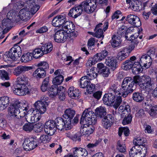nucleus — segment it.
Returning a JSON list of instances; mask_svg holds the SVG:
<instances>
[{
    "mask_svg": "<svg viewBox=\"0 0 157 157\" xmlns=\"http://www.w3.org/2000/svg\"><path fill=\"white\" fill-rule=\"evenodd\" d=\"M33 58L32 53L27 52L22 55L21 61L22 62L26 63L32 60Z\"/></svg>",
    "mask_w": 157,
    "mask_h": 157,
    "instance_id": "obj_40",
    "label": "nucleus"
},
{
    "mask_svg": "<svg viewBox=\"0 0 157 157\" xmlns=\"http://www.w3.org/2000/svg\"><path fill=\"white\" fill-rule=\"evenodd\" d=\"M33 123H29L25 124L23 126L24 130L27 132H30L33 131Z\"/></svg>",
    "mask_w": 157,
    "mask_h": 157,
    "instance_id": "obj_46",
    "label": "nucleus"
},
{
    "mask_svg": "<svg viewBox=\"0 0 157 157\" xmlns=\"http://www.w3.org/2000/svg\"><path fill=\"white\" fill-rule=\"evenodd\" d=\"M38 68H42L43 70H45L46 69L48 68V64L45 61H42L39 63L37 65Z\"/></svg>",
    "mask_w": 157,
    "mask_h": 157,
    "instance_id": "obj_60",
    "label": "nucleus"
},
{
    "mask_svg": "<svg viewBox=\"0 0 157 157\" xmlns=\"http://www.w3.org/2000/svg\"><path fill=\"white\" fill-rule=\"evenodd\" d=\"M49 86V77H47L44 79L42 82L41 86V89L42 91L45 92L47 90Z\"/></svg>",
    "mask_w": 157,
    "mask_h": 157,
    "instance_id": "obj_42",
    "label": "nucleus"
},
{
    "mask_svg": "<svg viewBox=\"0 0 157 157\" xmlns=\"http://www.w3.org/2000/svg\"><path fill=\"white\" fill-rule=\"evenodd\" d=\"M75 114V111L70 109H68L65 110L64 113L63 115V117L67 120V124L68 125L70 124L71 125L72 120Z\"/></svg>",
    "mask_w": 157,
    "mask_h": 157,
    "instance_id": "obj_21",
    "label": "nucleus"
},
{
    "mask_svg": "<svg viewBox=\"0 0 157 157\" xmlns=\"http://www.w3.org/2000/svg\"><path fill=\"white\" fill-rule=\"evenodd\" d=\"M21 53V47L15 45L10 49L8 53L4 54L3 58L6 62L15 61L20 57Z\"/></svg>",
    "mask_w": 157,
    "mask_h": 157,
    "instance_id": "obj_5",
    "label": "nucleus"
},
{
    "mask_svg": "<svg viewBox=\"0 0 157 157\" xmlns=\"http://www.w3.org/2000/svg\"><path fill=\"white\" fill-rule=\"evenodd\" d=\"M65 31L64 29H60L56 32L54 35V39L56 42L63 43L66 41L69 34Z\"/></svg>",
    "mask_w": 157,
    "mask_h": 157,
    "instance_id": "obj_14",
    "label": "nucleus"
},
{
    "mask_svg": "<svg viewBox=\"0 0 157 157\" xmlns=\"http://www.w3.org/2000/svg\"><path fill=\"white\" fill-rule=\"evenodd\" d=\"M33 131L36 133H39L43 131L44 124L41 123H38L34 124L33 123Z\"/></svg>",
    "mask_w": 157,
    "mask_h": 157,
    "instance_id": "obj_51",
    "label": "nucleus"
},
{
    "mask_svg": "<svg viewBox=\"0 0 157 157\" xmlns=\"http://www.w3.org/2000/svg\"><path fill=\"white\" fill-rule=\"evenodd\" d=\"M123 69L127 71L132 69V73L136 75L133 77V79L130 77L125 78L121 83V87L124 92L123 97H126L129 94L132 93L133 91V89L134 84L137 83V60L134 56L131 57L130 59L125 61L123 63Z\"/></svg>",
    "mask_w": 157,
    "mask_h": 157,
    "instance_id": "obj_1",
    "label": "nucleus"
},
{
    "mask_svg": "<svg viewBox=\"0 0 157 157\" xmlns=\"http://www.w3.org/2000/svg\"><path fill=\"white\" fill-rule=\"evenodd\" d=\"M83 126H82L80 129V132L82 136H88L94 132V127L93 126L90 127L87 125L86 126L83 124Z\"/></svg>",
    "mask_w": 157,
    "mask_h": 157,
    "instance_id": "obj_22",
    "label": "nucleus"
},
{
    "mask_svg": "<svg viewBox=\"0 0 157 157\" xmlns=\"http://www.w3.org/2000/svg\"><path fill=\"white\" fill-rule=\"evenodd\" d=\"M102 25V23H100L96 26L94 29V31L95 32L93 35L94 36L98 38L101 37L102 38H104L103 31L101 28Z\"/></svg>",
    "mask_w": 157,
    "mask_h": 157,
    "instance_id": "obj_26",
    "label": "nucleus"
},
{
    "mask_svg": "<svg viewBox=\"0 0 157 157\" xmlns=\"http://www.w3.org/2000/svg\"><path fill=\"white\" fill-rule=\"evenodd\" d=\"M30 69L31 67H30L20 65L18 66L14 69L13 73L15 75L18 76L21 74L28 71Z\"/></svg>",
    "mask_w": 157,
    "mask_h": 157,
    "instance_id": "obj_23",
    "label": "nucleus"
},
{
    "mask_svg": "<svg viewBox=\"0 0 157 157\" xmlns=\"http://www.w3.org/2000/svg\"><path fill=\"white\" fill-rule=\"evenodd\" d=\"M32 54H33V58L36 59L39 58L44 54L41 48L35 49Z\"/></svg>",
    "mask_w": 157,
    "mask_h": 157,
    "instance_id": "obj_44",
    "label": "nucleus"
},
{
    "mask_svg": "<svg viewBox=\"0 0 157 157\" xmlns=\"http://www.w3.org/2000/svg\"><path fill=\"white\" fill-rule=\"evenodd\" d=\"M149 114L151 117H155L157 115V105H155L151 107L148 112Z\"/></svg>",
    "mask_w": 157,
    "mask_h": 157,
    "instance_id": "obj_56",
    "label": "nucleus"
},
{
    "mask_svg": "<svg viewBox=\"0 0 157 157\" xmlns=\"http://www.w3.org/2000/svg\"><path fill=\"white\" fill-rule=\"evenodd\" d=\"M59 91L58 86L52 85L49 89L48 95L51 98H54L57 94Z\"/></svg>",
    "mask_w": 157,
    "mask_h": 157,
    "instance_id": "obj_36",
    "label": "nucleus"
},
{
    "mask_svg": "<svg viewBox=\"0 0 157 157\" xmlns=\"http://www.w3.org/2000/svg\"><path fill=\"white\" fill-rule=\"evenodd\" d=\"M97 6L96 0H85L78 6L71 9L68 14L69 16L76 18L84 11L89 13H93Z\"/></svg>",
    "mask_w": 157,
    "mask_h": 157,
    "instance_id": "obj_2",
    "label": "nucleus"
},
{
    "mask_svg": "<svg viewBox=\"0 0 157 157\" xmlns=\"http://www.w3.org/2000/svg\"><path fill=\"white\" fill-rule=\"evenodd\" d=\"M0 110H3L6 109L10 103V98L8 97L4 96L1 97Z\"/></svg>",
    "mask_w": 157,
    "mask_h": 157,
    "instance_id": "obj_30",
    "label": "nucleus"
},
{
    "mask_svg": "<svg viewBox=\"0 0 157 157\" xmlns=\"http://www.w3.org/2000/svg\"><path fill=\"white\" fill-rule=\"evenodd\" d=\"M29 109V107L28 106L20 107L19 111V113H18V118L19 117L21 118L25 117L27 115Z\"/></svg>",
    "mask_w": 157,
    "mask_h": 157,
    "instance_id": "obj_43",
    "label": "nucleus"
},
{
    "mask_svg": "<svg viewBox=\"0 0 157 157\" xmlns=\"http://www.w3.org/2000/svg\"><path fill=\"white\" fill-rule=\"evenodd\" d=\"M63 76H57L53 79L52 83L55 85H59L63 82Z\"/></svg>",
    "mask_w": 157,
    "mask_h": 157,
    "instance_id": "obj_52",
    "label": "nucleus"
},
{
    "mask_svg": "<svg viewBox=\"0 0 157 157\" xmlns=\"http://www.w3.org/2000/svg\"><path fill=\"white\" fill-rule=\"evenodd\" d=\"M74 157H87L88 152L84 148L75 147L72 149Z\"/></svg>",
    "mask_w": 157,
    "mask_h": 157,
    "instance_id": "obj_16",
    "label": "nucleus"
},
{
    "mask_svg": "<svg viewBox=\"0 0 157 157\" xmlns=\"http://www.w3.org/2000/svg\"><path fill=\"white\" fill-rule=\"evenodd\" d=\"M10 13L8 12L7 15V18L6 19H4L2 20V24L3 29L8 27L11 25L12 18L10 17Z\"/></svg>",
    "mask_w": 157,
    "mask_h": 157,
    "instance_id": "obj_41",
    "label": "nucleus"
},
{
    "mask_svg": "<svg viewBox=\"0 0 157 157\" xmlns=\"http://www.w3.org/2000/svg\"><path fill=\"white\" fill-rule=\"evenodd\" d=\"M118 86L119 85L117 82H112L108 88L109 92L114 94L115 95L122 94L124 92L122 89V88H118Z\"/></svg>",
    "mask_w": 157,
    "mask_h": 157,
    "instance_id": "obj_15",
    "label": "nucleus"
},
{
    "mask_svg": "<svg viewBox=\"0 0 157 157\" xmlns=\"http://www.w3.org/2000/svg\"><path fill=\"white\" fill-rule=\"evenodd\" d=\"M128 29L127 27L122 25L121 27L119 28V29L117 32V36L119 37H120V36H124L127 34L128 33Z\"/></svg>",
    "mask_w": 157,
    "mask_h": 157,
    "instance_id": "obj_45",
    "label": "nucleus"
},
{
    "mask_svg": "<svg viewBox=\"0 0 157 157\" xmlns=\"http://www.w3.org/2000/svg\"><path fill=\"white\" fill-rule=\"evenodd\" d=\"M123 132L125 136H128L129 134V130L127 127H124L123 128H120L118 130V135L121 136Z\"/></svg>",
    "mask_w": 157,
    "mask_h": 157,
    "instance_id": "obj_53",
    "label": "nucleus"
},
{
    "mask_svg": "<svg viewBox=\"0 0 157 157\" xmlns=\"http://www.w3.org/2000/svg\"><path fill=\"white\" fill-rule=\"evenodd\" d=\"M86 72L87 74L86 76V78L89 80L93 79L96 78L98 74L95 71L94 68L92 67L90 70H88Z\"/></svg>",
    "mask_w": 157,
    "mask_h": 157,
    "instance_id": "obj_33",
    "label": "nucleus"
},
{
    "mask_svg": "<svg viewBox=\"0 0 157 157\" xmlns=\"http://www.w3.org/2000/svg\"><path fill=\"white\" fill-rule=\"evenodd\" d=\"M101 141V139H99L98 140H96L94 143H89L88 144L86 147L90 149L95 147L100 143Z\"/></svg>",
    "mask_w": 157,
    "mask_h": 157,
    "instance_id": "obj_61",
    "label": "nucleus"
},
{
    "mask_svg": "<svg viewBox=\"0 0 157 157\" xmlns=\"http://www.w3.org/2000/svg\"><path fill=\"white\" fill-rule=\"evenodd\" d=\"M95 114L94 112L92 111L89 108L85 109L83 112L82 116L80 118V123L81 124H83L84 121L90 119V117L95 116Z\"/></svg>",
    "mask_w": 157,
    "mask_h": 157,
    "instance_id": "obj_17",
    "label": "nucleus"
},
{
    "mask_svg": "<svg viewBox=\"0 0 157 157\" xmlns=\"http://www.w3.org/2000/svg\"><path fill=\"white\" fill-rule=\"evenodd\" d=\"M56 125L57 127V129L62 130L63 129H65L67 130L71 129V125L69 124L68 125L67 124V120H66L64 117H58L56 119L55 121Z\"/></svg>",
    "mask_w": 157,
    "mask_h": 157,
    "instance_id": "obj_11",
    "label": "nucleus"
},
{
    "mask_svg": "<svg viewBox=\"0 0 157 157\" xmlns=\"http://www.w3.org/2000/svg\"><path fill=\"white\" fill-rule=\"evenodd\" d=\"M29 78L25 75L18 77L17 79L16 84L12 88L13 93L19 96H23L29 92L28 87Z\"/></svg>",
    "mask_w": 157,
    "mask_h": 157,
    "instance_id": "obj_3",
    "label": "nucleus"
},
{
    "mask_svg": "<svg viewBox=\"0 0 157 157\" xmlns=\"http://www.w3.org/2000/svg\"><path fill=\"white\" fill-rule=\"evenodd\" d=\"M85 123L88 125L94 124L97 121V116L95 115V116H93V117H90V119L87 120H85L84 121Z\"/></svg>",
    "mask_w": 157,
    "mask_h": 157,
    "instance_id": "obj_59",
    "label": "nucleus"
},
{
    "mask_svg": "<svg viewBox=\"0 0 157 157\" xmlns=\"http://www.w3.org/2000/svg\"><path fill=\"white\" fill-rule=\"evenodd\" d=\"M108 52L105 50L102 51L101 52L97 53L94 55V60L100 62L108 56Z\"/></svg>",
    "mask_w": 157,
    "mask_h": 157,
    "instance_id": "obj_31",
    "label": "nucleus"
},
{
    "mask_svg": "<svg viewBox=\"0 0 157 157\" xmlns=\"http://www.w3.org/2000/svg\"><path fill=\"white\" fill-rule=\"evenodd\" d=\"M152 63V59L150 56L145 54L143 55L140 58L139 63L140 67L138 68V73L141 72L144 69L148 68Z\"/></svg>",
    "mask_w": 157,
    "mask_h": 157,
    "instance_id": "obj_8",
    "label": "nucleus"
},
{
    "mask_svg": "<svg viewBox=\"0 0 157 157\" xmlns=\"http://www.w3.org/2000/svg\"><path fill=\"white\" fill-rule=\"evenodd\" d=\"M151 79L148 76L144 75L140 76L138 75V85L144 90L149 89L152 85Z\"/></svg>",
    "mask_w": 157,
    "mask_h": 157,
    "instance_id": "obj_10",
    "label": "nucleus"
},
{
    "mask_svg": "<svg viewBox=\"0 0 157 157\" xmlns=\"http://www.w3.org/2000/svg\"><path fill=\"white\" fill-rule=\"evenodd\" d=\"M59 87L58 92L59 98L60 100L63 101L65 98V88L62 86H60Z\"/></svg>",
    "mask_w": 157,
    "mask_h": 157,
    "instance_id": "obj_54",
    "label": "nucleus"
},
{
    "mask_svg": "<svg viewBox=\"0 0 157 157\" xmlns=\"http://www.w3.org/2000/svg\"><path fill=\"white\" fill-rule=\"evenodd\" d=\"M66 19V16L64 15L61 14L55 17L52 20V24L55 27L63 25Z\"/></svg>",
    "mask_w": 157,
    "mask_h": 157,
    "instance_id": "obj_20",
    "label": "nucleus"
},
{
    "mask_svg": "<svg viewBox=\"0 0 157 157\" xmlns=\"http://www.w3.org/2000/svg\"><path fill=\"white\" fill-rule=\"evenodd\" d=\"M75 28V26L73 23L71 21H67L65 22L62 26V29L65 31V32L69 34L70 32H71Z\"/></svg>",
    "mask_w": 157,
    "mask_h": 157,
    "instance_id": "obj_25",
    "label": "nucleus"
},
{
    "mask_svg": "<svg viewBox=\"0 0 157 157\" xmlns=\"http://www.w3.org/2000/svg\"><path fill=\"white\" fill-rule=\"evenodd\" d=\"M48 98L46 96L41 97L40 100L36 101L34 104V110L39 112L40 113H44L47 110V107L48 105Z\"/></svg>",
    "mask_w": 157,
    "mask_h": 157,
    "instance_id": "obj_7",
    "label": "nucleus"
},
{
    "mask_svg": "<svg viewBox=\"0 0 157 157\" xmlns=\"http://www.w3.org/2000/svg\"><path fill=\"white\" fill-rule=\"evenodd\" d=\"M130 112L131 109L129 105H124L119 107L118 109V113L121 115V117H124L122 122L123 125L128 124L131 122L132 117L130 114Z\"/></svg>",
    "mask_w": 157,
    "mask_h": 157,
    "instance_id": "obj_6",
    "label": "nucleus"
},
{
    "mask_svg": "<svg viewBox=\"0 0 157 157\" xmlns=\"http://www.w3.org/2000/svg\"><path fill=\"white\" fill-rule=\"evenodd\" d=\"M51 136L49 135H41L39 138V141L38 142L39 143H43L46 144L49 142L51 139Z\"/></svg>",
    "mask_w": 157,
    "mask_h": 157,
    "instance_id": "obj_48",
    "label": "nucleus"
},
{
    "mask_svg": "<svg viewBox=\"0 0 157 157\" xmlns=\"http://www.w3.org/2000/svg\"><path fill=\"white\" fill-rule=\"evenodd\" d=\"M29 15V9L23 8L21 10L19 13L18 16L20 19L23 21H26Z\"/></svg>",
    "mask_w": 157,
    "mask_h": 157,
    "instance_id": "obj_29",
    "label": "nucleus"
},
{
    "mask_svg": "<svg viewBox=\"0 0 157 157\" xmlns=\"http://www.w3.org/2000/svg\"><path fill=\"white\" fill-rule=\"evenodd\" d=\"M98 62L97 61L94 60V56L93 57L90 58L88 59L87 62L86 63V66H91L92 65Z\"/></svg>",
    "mask_w": 157,
    "mask_h": 157,
    "instance_id": "obj_62",
    "label": "nucleus"
},
{
    "mask_svg": "<svg viewBox=\"0 0 157 157\" xmlns=\"http://www.w3.org/2000/svg\"><path fill=\"white\" fill-rule=\"evenodd\" d=\"M131 0H126V2L127 3H130ZM137 0H131V3L130 6L131 8L133 11H136L137 10Z\"/></svg>",
    "mask_w": 157,
    "mask_h": 157,
    "instance_id": "obj_55",
    "label": "nucleus"
},
{
    "mask_svg": "<svg viewBox=\"0 0 157 157\" xmlns=\"http://www.w3.org/2000/svg\"><path fill=\"white\" fill-rule=\"evenodd\" d=\"M114 96L113 94L109 93L108 94H105L103 98L104 103L107 105L113 104L114 101Z\"/></svg>",
    "mask_w": 157,
    "mask_h": 157,
    "instance_id": "obj_27",
    "label": "nucleus"
},
{
    "mask_svg": "<svg viewBox=\"0 0 157 157\" xmlns=\"http://www.w3.org/2000/svg\"><path fill=\"white\" fill-rule=\"evenodd\" d=\"M38 144L36 137L34 136L25 139L23 144V146L25 150L29 151L35 148Z\"/></svg>",
    "mask_w": 157,
    "mask_h": 157,
    "instance_id": "obj_9",
    "label": "nucleus"
},
{
    "mask_svg": "<svg viewBox=\"0 0 157 157\" xmlns=\"http://www.w3.org/2000/svg\"><path fill=\"white\" fill-rule=\"evenodd\" d=\"M112 42L111 45L113 47H116L118 46L121 43V40L118 37L115 35H114L112 37Z\"/></svg>",
    "mask_w": 157,
    "mask_h": 157,
    "instance_id": "obj_50",
    "label": "nucleus"
},
{
    "mask_svg": "<svg viewBox=\"0 0 157 157\" xmlns=\"http://www.w3.org/2000/svg\"><path fill=\"white\" fill-rule=\"evenodd\" d=\"M105 63L113 70L116 68V60L112 57H107L105 59Z\"/></svg>",
    "mask_w": 157,
    "mask_h": 157,
    "instance_id": "obj_28",
    "label": "nucleus"
},
{
    "mask_svg": "<svg viewBox=\"0 0 157 157\" xmlns=\"http://www.w3.org/2000/svg\"><path fill=\"white\" fill-rule=\"evenodd\" d=\"M57 127L55 121L50 120L45 123L44 130L48 135H53L56 131Z\"/></svg>",
    "mask_w": 157,
    "mask_h": 157,
    "instance_id": "obj_13",
    "label": "nucleus"
},
{
    "mask_svg": "<svg viewBox=\"0 0 157 157\" xmlns=\"http://www.w3.org/2000/svg\"><path fill=\"white\" fill-rule=\"evenodd\" d=\"M20 108L19 104H15L9 107V114L13 118H18V114Z\"/></svg>",
    "mask_w": 157,
    "mask_h": 157,
    "instance_id": "obj_18",
    "label": "nucleus"
},
{
    "mask_svg": "<svg viewBox=\"0 0 157 157\" xmlns=\"http://www.w3.org/2000/svg\"><path fill=\"white\" fill-rule=\"evenodd\" d=\"M68 93L69 96L73 99H77L79 98L80 91L73 86L69 88Z\"/></svg>",
    "mask_w": 157,
    "mask_h": 157,
    "instance_id": "obj_24",
    "label": "nucleus"
},
{
    "mask_svg": "<svg viewBox=\"0 0 157 157\" xmlns=\"http://www.w3.org/2000/svg\"><path fill=\"white\" fill-rule=\"evenodd\" d=\"M122 95L123 94H121L117 95H115V97H114V98L115 100L113 104L115 108L117 109L121 103L122 101Z\"/></svg>",
    "mask_w": 157,
    "mask_h": 157,
    "instance_id": "obj_39",
    "label": "nucleus"
},
{
    "mask_svg": "<svg viewBox=\"0 0 157 157\" xmlns=\"http://www.w3.org/2000/svg\"><path fill=\"white\" fill-rule=\"evenodd\" d=\"M21 53V47L15 45L10 49L8 53L4 54L3 58L6 62L15 61L20 57Z\"/></svg>",
    "mask_w": 157,
    "mask_h": 157,
    "instance_id": "obj_4",
    "label": "nucleus"
},
{
    "mask_svg": "<svg viewBox=\"0 0 157 157\" xmlns=\"http://www.w3.org/2000/svg\"><path fill=\"white\" fill-rule=\"evenodd\" d=\"M43 53L47 54L50 52L53 49V45L50 42L47 43L41 47Z\"/></svg>",
    "mask_w": 157,
    "mask_h": 157,
    "instance_id": "obj_35",
    "label": "nucleus"
},
{
    "mask_svg": "<svg viewBox=\"0 0 157 157\" xmlns=\"http://www.w3.org/2000/svg\"><path fill=\"white\" fill-rule=\"evenodd\" d=\"M0 77L3 80H8L10 78L8 73L4 70H0Z\"/></svg>",
    "mask_w": 157,
    "mask_h": 157,
    "instance_id": "obj_58",
    "label": "nucleus"
},
{
    "mask_svg": "<svg viewBox=\"0 0 157 157\" xmlns=\"http://www.w3.org/2000/svg\"><path fill=\"white\" fill-rule=\"evenodd\" d=\"M137 150L135 146H133L131 149L129 154L130 157H137Z\"/></svg>",
    "mask_w": 157,
    "mask_h": 157,
    "instance_id": "obj_63",
    "label": "nucleus"
},
{
    "mask_svg": "<svg viewBox=\"0 0 157 157\" xmlns=\"http://www.w3.org/2000/svg\"><path fill=\"white\" fill-rule=\"evenodd\" d=\"M146 141L144 138H138V157H145L147 152V149L144 146Z\"/></svg>",
    "mask_w": 157,
    "mask_h": 157,
    "instance_id": "obj_12",
    "label": "nucleus"
},
{
    "mask_svg": "<svg viewBox=\"0 0 157 157\" xmlns=\"http://www.w3.org/2000/svg\"><path fill=\"white\" fill-rule=\"evenodd\" d=\"M46 75L45 70H43L40 68H38L33 73V76L37 79L44 78L46 76Z\"/></svg>",
    "mask_w": 157,
    "mask_h": 157,
    "instance_id": "obj_32",
    "label": "nucleus"
},
{
    "mask_svg": "<svg viewBox=\"0 0 157 157\" xmlns=\"http://www.w3.org/2000/svg\"><path fill=\"white\" fill-rule=\"evenodd\" d=\"M126 20L133 25L136 27V22H135V18L133 15L131 14L128 15L126 17Z\"/></svg>",
    "mask_w": 157,
    "mask_h": 157,
    "instance_id": "obj_57",
    "label": "nucleus"
},
{
    "mask_svg": "<svg viewBox=\"0 0 157 157\" xmlns=\"http://www.w3.org/2000/svg\"><path fill=\"white\" fill-rule=\"evenodd\" d=\"M117 149L121 153H124L126 151V147L124 144L121 143L120 141L117 142Z\"/></svg>",
    "mask_w": 157,
    "mask_h": 157,
    "instance_id": "obj_49",
    "label": "nucleus"
},
{
    "mask_svg": "<svg viewBox=\"0 0 157 157\" xmlns=\"http://www.w3.org/2000/svg\"><path fill=\"white\" fill-rule=\"evenodd\" d=\"M100 73H103V76L107 77L110 73V70L108 67H106L102 70Z\"/></svg>",
    "mask_w": 157,
    "mask_h": 157,
    "instance_id": "obj_64",
    "label": "nucleus"
},
{
    "mask_svg": "<svg viewBox=\"0 0 157 157\" xmlns=\"http://www.w3.org/2000/svg\"><path fill=\"white\" fill-rule=\"evenodd\" d=\"M113 118L111 114H108L102 119L101 125L104 128L108 129L111 127L112 124Z\"/></svg>",
    "mask_w": 157,
    "mask_h": 157,
    "instance_id": "obj_19",
    "label": "nucleus"
},
{
    "mask_svg": "<svg viewBox=\"0 0 157 157\" xmlns=\"http://www.w3.org/2000/svg\"><path fill=\"white\" fill-rule=\"evenodd\" d=\"M39 112L37 111L34 109L33 110V114L30 118V121L34 123L38 121L41 117V114Z\"/></svg>",
    "mask_w": 157,
    "mask_h": 157,
    "instance_id": "obj_34",
    "label": "nucleus"
},
{
    "mask_svg": "<svg viewBox=\"0 0 157 157\" xmlns=\"http://www.w3.org/2000/svg\"><path fill=\"white\" fill-rule=\"evenodd\" d=\"M95 112L98 116L100 117L104 116L107 113L106 108L102 106L97 108L95 110Z\"/></svg>",
    "mask_w": 157,
    "mask_h": 157,
    "instance_id": "obj_38",
    "label": "nucleus"
},
{
    "mask_svg": "<svg viewBox=\"0 0 157 157\" xmlns=\"http://www.w3.org/2000/svg\"><path fill=\"white\" fill-rule=\"evenodd\" d=\"M135 46L133 43H132L128 46L124 48L121 51L128 57L133 50L134 49Z\"/></svg>",
    "mask_w": 157,
    "mask_h": 157,
    "instance_id": "obj_37",
    "label": "nucleus"
},
{
    "mask_svg": "<svg viewBox=\"0 0 157 157\" xmlns=\"http://www.w3.org/2000/svg\"><path fill=\"white\" fill-rule=\"evenodd\" d=\"M86 78L85 76L82 77L80 79L79 83L80 87L83 88H86L90 82Z\"/></svg>",
    "mask_w": 157,
    "mask_h": 157,
    "instance_id": "obj_47",
    "label": "nucleus"
}]
</instances>
